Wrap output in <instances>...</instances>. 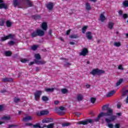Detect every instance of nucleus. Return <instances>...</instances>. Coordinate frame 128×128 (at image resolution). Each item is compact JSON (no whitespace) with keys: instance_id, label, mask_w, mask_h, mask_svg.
<instances>
[{"instance_id":"obj_55","label":"nucleus","mask_w":128,"mask_h":128,"mask_svg":"<svg viewBox=\"0 0 128 128\" xmlns=\"http://www.w3.org/2000/svg\"><path fill=\"white\" fill-rule=\"evenodd\" d=\"M70 34V30H68L66 32V36H68Z\"/></svg>"},{"instance_id":"obj_29","label":"nucleus","mask_w":128,"mask_h":128,"mask_svg":"<svg viewBox=\"0 0 128 128\" xmlns=\"http://www.w3.org/2000/svg\"><path fill=\"white\" fill-rule=\"evenodd\" d=\"M20 98H18L16 97L14 98V102H16V104L18 102H20Z\"/></svg>"},{"instance_id":"obj_48","label":"nucleus","mask_w":128,"mask_h":128,"mask_svg":"<svg viewBox=\"0 0 128 128\" xmlns=\"http://www.w3.org/2000/svg\"><path fill=\"white\" fill-rule=\"evenodd\" d=\"M8 44L9 46H14V41H10L8 42Z\"/></svg>"},{"instance_id":"obj_11","label":"nucleus","mask_w":128,"mask_h":128,"mask_svg":"<svg viewBox=\"0 0 128 128\" xmlns=\"http://www.w3.org/2000/svg\"><path fill=\"white\" fill-rule=\"evenodd\" d=\"M46 8L49 10H52L54 8V3L50 2L47 4Z\"/></svg>"},{"instance_id":"obj_9","label":"nucleus","mask_w":128,"mask_h":128,"mask_svg":"<svg viewBox=\"0 0 128 128\" xmlns=\"http://www.w3.org/2000/svg\"><path fill=\"white\" fill-rule=\"evenodd\" d=\"M54 122V120L52 118H46L42 120L43 124H48L49 122Z\"/></svg>"},{"instance_id":"obj_25","label":"nucleus","mask_w":128,"mask_h":128,"mask_svg":"<svg viewBox=\"0 0 128 128\" xmlns=\"http://www.w3.org/2000/svg\"><path fill=\"white\" fill-rule=\"evenodd\" d=\"M33 128H42L40 126V123H37L36 124L33 125Z\"/></svg>"},{"instance_id":"obj_19","label":"nucleus","mask_w":128,"mask_h":128,"mask_svg":"<svg viewBox=\"0 0 128 128\" xmlns=\"http://www.w3.org/2000/svg\"><path fill=\"white\" fill-rule=\"evenodd\" d=\"M100 20L102 22H104L106 20V16L104 14H100Z\"/></svg>"},{"instance_id":"obj_61","label":"nucleus","mask_w":128,"mask_h":128,"mask_svg":"<svg viewBox=\"0 0 128 128\" xmlns=\"http://www.w3.org/2000/svg\"><path fill=\"white\" fill-rule=\"evenodd\" d=\"M36 72H40V68L38 67H36Z\"/></svg>"},{"instance_id":"obj_27","label":"nucleus","mask_w":128,"mask_h":128,"mask_svg":"<svg viewBox=\"0 0 128 128\" xmlns=\"http://www.w3.org/2000/svg\"><path fill=\"white\" fill-rule=\"evenodd\" d=\"M34 58H36L35 60H40V58H42L40 55L39 54H35Z\"/></svg>"},{"instance_id":"obj_26","label":"nucleus","mask_w":128,"mask_h":128,"mask_svg":"<svg viewBox=\"0 0 128 128\" xmlns=\"http://www.w3.org/2000/svg\"><path fill=\"white\" fill-rule=\"evenodd\" d=\"M124 80L122 78L120 79L116 83V86H118Z\"/></svg>"},{"instance_id":"obj_13","label":"nucleus","mask_w":128,"mask_h":128,"mask_svg":"<svg viewBox=\"0 0 128 128\" xmlns=\"http://www.w3.org/2000/svg\"><path fill=\"white\" fill-rule=\"evenodd\" d=\"M41 28L43 30H48V24L46 22H44L42 23Z\"/></svg>"},{"instance_id":"obj_12","label":"nucleus","mask_w":128,"mask_h":128,"mask_svg":"<svg viewBox=\"0 0 128 128\" xmlns=\"http://www.w3.org/2000/svg\"><path fill=\"white\" fill-rule=\"evenodd\" d=\"M34 62L36 64H46V61L40 60H34Z\"/></svg>"},{"instance_id":"obj_59","label":"nucleus","mask_w":128,"mask_h":128,"mask_svg":"<svg viewBox=\"0 0 128 128\" xmlns=\"http://www.w3.org/2000/svg\"><path fill=\"white\" fill-rule=\"evenodd\" d=\"M52 30H50L48 32V34H49V36H52Z\"/></svg>"},{"instance_id":"obj_7","label":"nucleus","mask_w":128,"mask_h":128,"mask_svg":"<svg viewBox=\"0 0 128 128\" xmlns=\"http://www.w3.org/2000/svg\"><path fill=\"white\" fill-rule=\"evenodd\" d=\"M4 8V10H8V4L4 2V0H0V9L2 10Z\"/></svg>"},{"instance_id":"obj_56","label":"nucleus","mask_w":128,"mask_h":128,"mask_svg":"<svg viewBox=\"0 0 128 128\" xmlns=\"http://www.w3.org/2000/svg\"><path fill=\"white\" fill-rule=\"evenodd\" d=\"M4 110V106L0 105V112H2Z\"/></svg>"},{"instance_id":"obj_18","label":"nucleus","mask_w":128,"mask_h":128,"mask_svg":"<svg viewBox=\"0 0 128 128\" xmlns=\"http://www.w3.org/2000/svg\"><path fill=\"white\" fill-rule=\"evenodd\" d=\"M82 100H84V96L82 94H79L77 96V100L78 102H81Z\"/></svg>"},{"instance_id":"obj_47","label":"nucleus","mask_w":128,"mask_h":128,"mask_svg":"<svg viewBox=\"0 0 128 128\" xmlns=\"http://www.w3.org/2000/svg\"><path fill=\"white\" fill-rule=\"evenodd\" d=\"M118 14L120 16H122V14H124V12H122V10H120L118 12Z\"/></svg>"},{"instance_id":"obj_51","label":"nucleus","mask_w":128,"mask_h":128,"mask_svg":"<svg viewBox=\"0 0 128 128\" xmlns=\"http://www.w3.org/2000/svg\"><path fill=\"white\" fill-rule=\"evenodd\" d=\"M25 126H32V123H26L25 124Z\"/></svg>"},{"instance_id":"obj_44","label":"nucleus","mask_w":128,"mask_h":128,"mask_svg":"<svg viewBox=\"0 0 128 128\" xmlns=\"http://www.w3.org/2000/svg\"><path fill=\"white\" fill-rule=\"evenodd\" d=\"M28 61H29L28 60H26V58H23L20 60L21 62H24V63L26 62H28Z\"/></svg>"},{"instance_id":"obj_28","label":"nucleus","mask_w":128,"mask_h":128,"mask_svg":"<svg viewBox=\"0 0 128 128\" xmlns=\"http://www.w3.org/2000/svg\"><path fill=\"white\" fill-rule=\"evenodd\" d=\"M32 18L34 20H40V15H34Z\"/></svg>"},{"instance_id":"obj_16","label":"nucleus","mask_w":128,"mask_h":128,"mask_svg":"<svg viewBox=\"0 0 128 128\" xmlns=\"http://www.w3.org/2000/svg\"><path fill=\"white\" fill-rule=\"evenodd\" d=\"M50 112L48 110H42L40 112V114H38V116H46V114H48Z\"/></svg>"},{"instance_id":"obj_42","label":"nucleus","mask_w":128,"mask_h":128,"mask_svg":"<svg viewBox=\"0 0 128 128\" xmlns=\"http://www.w3.org/2000/svg\"><path fill=\"white\" fill-rule=\"evenodd\" d=\"M122 18L124 20H126V19L128 18V14H123L122 16Z\"/></svg>"},{"instance_id":"obj_30","label":"nucleus","mask_w":128,"mask_h":128,"mask_svg":"<svg viewBox=\"0 0 128 128\" xmlns=\"http://www.w3.org/2000/svg\"><path fill=\"white\" fill-rule=\"evenodd\" d=\"M114 46H117L118 48V46H122L120 42H114Z\"/></svg>"},{"instance_id":"obj_49","label":"nucleus","mask_w":128,"mask_h":128,"mask_svg":"<svg viewBox=\"0 0 128 128\" xmlns=\"http://www.w3.org/2000/svg\"><path fill=\"white\" fill-rule=\"evenodd\" d=\"M107 126H108V128H114V124H108L107 125Z\"/></svg>"},{"instance_id":"obj_5","label":"nucleus","mask_w":128,"mask_h":128,"mask_svg":"<svg viewBox=\"0 0 128 128\" xmlns=\"http://www.w3.org/2000/svg\"><path fill=\"white\" fill-rule=\"evenodd\" d=\"M14 38V35L12 34H10L7 36H4L2 38V42H4V40H8L10 38H11L12 40H13Z\"/></svg>"},{"instance_id":"obj_45","label":"nucleus","mask_w":128,"mask_h":128,"mask_svg":"<svg viewBox=\"0 0 128 128\" xmlns=\"http://www.w3.org/2000/svg\"><path fill=\"white\" fill-rule=\"evenodd\" d=\"M38 48V46L34 45L32 46V48L33 50H36Z\"/></svg>"},{"instance_id":"obj_37","label":"nucleus","mask_w":128,"mask_h":128,"mask_svg":"<svg viewBox=\"0 0 128 128\" xmlns=\"http://www.w3.org/2000/svg\"><path fill=\"white\" fill-rule=\"evenodd\" d=\"M6 26H8V28H10V26H12V22L7 21L6 22Z\"/></svg>"},{"instance_id":"obj_32","label":"nucleus","mask_w":128,"mask_h":128,"mask_svg":"<svg viewBox=\"0 0 128 128\" xmlns=\"http://www.w3.org/2000/svg\"><path fill=\"white\" fill-rule=\"evenodd\" d=\"M69 38H78V34H72L70 35Z\"/></svg>"},{"instance_id":"obj_64","label":"nucleus","mask_w":128,"mask_h":128,"mask_svg":"<svg viewBox=\"0 0 128 128\" xmlns=\"http://www.w3.org/2000/svg\"><path fill=\"white\" fill-rule=\"evenodd\" d=\"M126 104H128V96H127V98H126Z\"/></svg>"},{"instance_id":"obj_10","label":"nucleus","mask_w":128,"mask_h":128,"mask_svg":"<svg viewBox=\"0 0 128 128\" xmlns=\"http://www.w3.org/2000/svg\"><path fill=\"white\" fill-rule=\"evenodd\" d=\"M2 82H14V79L12 78H5L2 79Z\"/></svg>"},{"instance_id":"obj_41","label":"nucleus","mask_w":128,"mask_h":128,"mask_svg":"<svg viewBox=\"0 0 128 128\" xmlns=\"http://www.w3.org/2000/svg\"><path fill=\"white\" fill-rule=\"evenodd\" d=\"M128 94V90H126L125 91L123 92L122 94V96H126V94Z\"/></svg>"},{"instance_id":"obj_60","label":"nucleus","mask_w":128,"mask_h":128,"mask_svg":"<svg viewBox=\"0 0 128 128\" xmlns=\"http://www.w3.org/2000/svg\"><path fill=\"white\" fill-rule=\"evenodd\" d=\"M70 44H71V46H74V44H76V43L74 42H70Z\"/></svg>"},{"instance_id":"obj_22","label":"nucleus","mask_w":128,"mask_h":128,"mask_svg":"<svg viewBox=\"0 0 128 128\" xmlns=\"http://www.w3.org/2000/svg\"><path fill=\"white\" fill-rule=\"evenodd\" d=\"M45 90L47 92H52L54 90V88H45Z\"/></svg>"},{"instance_id":"obj_34","label":"nucleus","mask_w":128,"mask_h":128,"mask_svg":"<svg viewBox=\"0 0 128 128\" xmlns=\"http://www.w3.org/2000/svg\"><path fill=\"white\" fill-rule=\"evenodd\" d=\"M54 123H51L47 126V128H54Z\"/></svg>"},{"instance_id":"obj_36","label":"nucleus","mask_w":128,"mask_h":128,"mask_svg":"<svg viewBox=\"0 0 128 128\" xmlns=\"http://www.w3.org/2000/svg\"><path fill=\"white\" fill-rule=\"evenodd\" d=\"M14 8H16V6H18V0H14Z\"/></svg>"},{"instance_id":"obj_20","label":"nucleus","mask_w":128,"mask_h":128,"mask_svg":"<svg viewBox=\"0 0 128 128\" xmlns=\"http://www.w3.org/2000/svg\"><path fill=\"white\" fill-rule=\"evenodd\" d=\"M114 24L112 22H109L108 23V28H110V30H112V28H114Z\"/></svg>"},{"instance_id":"obj_23","label":"nucleus","mask_w":128,"mask_h":128,"mask_svg":"<svg viewBox=\"0 0 128 128\" xmlns=\"http://www.w3.org/2000/svg\"><path fill=\"white\" fill-rule=\"evenodd\" d=\"M4 54L6 56H12V53L10 51H6Z\"/></svg>"},{"instance_id":"obj_24","label":"nucleus","mask_w":128,"mask_h":128,"mask_svg":"<svg viewBox=\"0 0 128 128\" xmlns=\"http://www.w3.org/2000/svg\"><path fill=\"white\" fill-rule=\"evenodd\" d=\"M61 92L62 94H68V90L66 88H62L61 90Z\"/></svg>"},{"instance_id":"obj_14","label":"nucleus","mask_w":128,"mask_h":128,"mask_svg":"<svg viewBox=\"0 0 128 128\" xmlns=\"http://www.w3.org/2000/svg\"><path fill=\"white\" fill-rule=\"evenodd\" d=\"M32 120V118L31 116H26L25 118H24L22 119V121L23 122H28V120Z\"/></svg>"},{"instance_id":"obj_2","label":"nucleus","mask_w":128,"mask_h":128,"mask_svg":"<svg viewBox=\"0 0 128 128\" xmlns=\"http://www.w3.org/2000/svg\"><path fill=\"white\" fill-rule=\"evenodd\" d=\"M44 36V31L40 29H37L31 34L32 38H36V36Z\"/></svg>"},{"instance_id":"obj_46","label":"nucleus","mask_w":128,"mask_h":128,"mask_svg":"<svg viewBox=\"0 0 128 128\" xmlns=\"http://www.w3.org/2000/svg\"><path fill=\"white\" fill-rule=\"evenodd\" d=\"M4 20H2L0 21V26H4Z\"/></svg>"},{"instance_id":"obj_31","label":"nucleus","mask_w":128,"mask_h":128,"mask_svg":"<svg viewBox=\"0 0 128 128\" xmlns=\"http://www.w3.org/2000/svg\"><path fill=\"white\" fill-rule=\"evenodd\" d=\"M70 126V122H64L62 124V128H64L66 126Z\"/></svg>"},{"instance_id":"obj_3","label":"nucleus","mask_w":128,"mask_h":128,"mask_svg":"<svg viewBox=\"0 0 128 128\" xmlns=\"http://www.w3.org/2000/svg\"><path fill=\"white\" fill-rule=\"evenodd\" d=\"M106 72L104 70H100L98 68H96L92 70L90 72L92 76H100L104 74Z\"/></svg>"},{"instance_id":"obj_38","label":"nucleus","mask_w":128,"mask_h":128,"mask_svg":"<svg viewBox=\"0 0 128 128\" xmlns=\"http://www.w3.org/2000/svg\"><path fill=\"white\" fill-rule=\"evenodd\" d=\"M123 6H124L125 8L128 7V1L125 0L123 2Z\"/></svg>"},{"instance_id":"obj_43","label":"nucleus","mask_w":128,"mask_h":128,"mask_svg":"<svg viewBox=\"0 0 128 128\" xmlns=\"http://www.w3.org/2000/svg\"><path fill=\"white\" fill-rule=\"evenodd\" d=\"M96 100L94 98H90V102L92 104H94V102H96Z\"/></svg>"},{"instance_id":"obj_6","label":"nucleus","mask_w":128,"mask_h":128,"mask_svg":"<svg viewBox=\"0 0 128 128\" xmlns=\"http://www.w3.org/2000/svg\"><path fill=\"white\" fill-rule=\"evenodd\" d=\"M64 110H66V108L61 106L59 108V110H58V114L60 116H62V114H66V112H64Z\"/></svg>"},{"instance_id":"obj_39","label":"nucleus","mask_w":128,"mask_h":128,"mask_svg":"<svg viewBox=\"0 0 128 128\" xmlns=\"http://www.w3.org/2000/svg\"><path fill=\"white\" fill-rule=\"evenodd\" d=\"M26 2H27V4L28 6L30 8L34 6L32 5V2L30 1V0H27Z\"/></svg>"},{"instance_id":"obj_17","label":"nucleus","mask_w":128,"mask_h":128,"mask_svg":"<svg viewBox=\"0 0 128 128\" xmlns=\"http://www.w3.org/2000/svg\"><path fill=\"white\" fill-rule=\"evenodd\" d=\"M114 94H116V91L114 90H112L110 92H108L106 94V96L107 98H110V96H113Z\"/></svg>"},{"instance_id":"obj_15","label":"nucleus","mask_w":128,"mask_h":128,"mask_svg":"<svg viewBox=\"0 0 128 128\" xmlns=\"http://www.w3.org/2000/svg\"><path fill=\"white\" fill-rule=\"evenodd\" d=\"M86 36L88 40H92V32H88L86 33Z\"/></svg>"},{"instance_id":"obj_58","label":"nucleus","mask_w":128,"mask_h":128,"mask_svg":"<svg viewBox=\"0 0 128 128\" xmlns=\"http://www.w3.org/2000/svg\"><path fill=\"white\" fill-rule=\"evenodd\" d=\"M60 104V102L56 100L54 102V104Z\"/></svg>"},{"instance_id":"obj_57","label":"nucleus","mask_w":128,"mask_h":128,"mask_svg":"<svg viewBox=\"0 0 128 128\" xmlns=\"http://www.w3.org/2000/svg\"><path fill=\"white\" fill-rule=\"evenodd\" d=\"M76 116H80V113L78 112H76L75 113Z\"/></svg>"},{"instance_id":"obj_8","label":"nucleus","mask_w":128,"mask_h":128,"mask_svg":"<svg viewBox=\"0 0 128 128\" xmlns=\"http://www.w3.org/2000/svg\"><path fill=\"white\" fill-rule=\"evenodd\" d=\"M88 54V50L86 48H84L81 52H80V55L83 56H86V54Z\"/></svg>"},{"instance_id":"obj_40","label":"nucleus","mask_w":128,"mask_h":128,"mask_svg":"<svg viewBox=\"0 0 128 128\" xmlns=\"http://www.w3.org/2000/svg\"><path fill=\"white\" fill-rule=\"evenodd\" d=\"M2 120H10V117L5 116L2 118Z\"/></svg>"},{"instance_id":"obj_62","label":"nucleus","mask_w":128,"mask_h":128,"mask_svg":"<svg viewBox=\"0 0 128 128\" xmlns=\"http://www.w3.org/2000/svg\"><path fill=\"white\" fill-rule=\"evenodd\" d=\"M34 64L35 63L34 62H30V64H29V66H32V64Z\"/></svg>"},{"instance_id":"obj_50","label":"nucleus","mask_w":128,"mask_h":128,"mask_svg":"<svg viewBox=\"0 0 128 128\" xmlns=\"http://www.w3.org/2000/svg\"><path fill=\"white\" fill-rule=\"evenodd\" d=\"M72 66V64L68 62H66V63L64 64V66Z\"/></svg>"},{"instance_id":"obj_52","label":"nucleus","mask_w":128,"mask_h":128,"mask_svg":"<svg viewBox=\"0 0 128 128\" xmlns=\"http://www.w3.org/2000/svg\"><path fill=\"white\" fill-rule=\"evenodd\" d=\"M120 125L118 124H116L114 125V128H120Z\"/></svg>"},{"instance_id":"obj_33","label":"nucleus","mask_w":128,"mask_h":128,"mask_svg":"<svg viewBox=\"0 0 128 128\" xmlns=\"http://www.w3.org/2000/svg\"><path fill=\"white\" fill-rule=\"evenodd\" d=\"M49 98L46 96H42V100L43 102H48V100Z\"/></svg>"},{"instance_id":"obj_4","label":"nucleus","mask_w":128,"mask_h":128,"mask_svg":"<svg viewBox=\"0 0 128 128\" xmlns=\"http://www.w3.org/2000/svg\"><path fill=\"white\" fill-rule=\"evenodd\" d=\"M42 94V92L40 90H36L34 94L35 100H38L40 98V96Z\"/></svg>"},{"instance_id":"obj_53","label":"nucleus","mask_w":128,"mask_h":128,"mask_svg":"<svg viewBox=\"0 0 128 128\" xmlns=\"http://www.w3.org/2000/svg\"><path fill=\"white\" fill-rule=\"evenodd\" d=\"M8 91H6V89H4L2 90H1L0 92H1L2 94H4V92H7Z\"/></svg>"},{"instance_id":"obj_1","label":"nucleus","mask_w":128,"mask_h":128,"mask_svg":"<svg viewBox=\"0 0 128 128\" xmlns=\"http://www.w3.org/2000/svg\"><path fill=\"white\" fill-rule=\"evenodd\" d=\"M107 110L106 112H100L98 114L97 118H96L94 120L92 119H88L86 120H83L80 122L78 124H83L84 126H86V124H94V122H98L100 120V119L102 116H110L109 118H106L105 122L107 124H110L112 122H114L116 120V116H114V110L108 107V105H104L102 107V110Z\"/></svg>"},{"instance_id":"obj_63","label":"nucleus","mask_w":128,"mask_h":128,"mask_svg":"<svg viewBox=\"0 0 128 128\" xmlns=\"http://www.w3.org/2000/svg\"><path fill=\"white\" fill-rule=\"evenodd\" d=\"M90 84L86 85V88H90Z\"/></svg>"},{"instance_id":"obj_35","label":"nucleus","mask_w":128,"mask_h":128,"mask_svg":"<svg viewBox=\"0 0 128 128\" xmlns=\"http://www.w3.org/2000/svg\"><path fill=\"white\" fill-rule=\"evenodd\" d=\"M88 28V26H84L82 28V34H85L86 32V29Z\"/></svg>"},{"instance_id":"obj_54","label":"nucleus","mask_w":128,"mask_h":128,"mask_svg":"<svg viewBox=\"0 0 128 128\" xmlns=\"http://www.w3.org/2000/svg\"><path fill=\"white\" fill-rule=\"evenodd\" d=\"M118 70H124V68H122V65H120L118 66Z\"/></svg>"},{"instance_id":"obj_21","label":"nucleus","mask_w":128,"mask_h":128,"mask_svg":"<svg viewBox=\"0 0 128 128\" xmlns=\"http://www.w3.org/2000/svg\"><path fill=\"white\" fill-rule=\"evenodd\" d=\"M86 10H92V7L90 6V4L88 2H86Z\"/></svg>"}]
</instances>
